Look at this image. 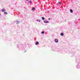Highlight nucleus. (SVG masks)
Listing matches in <instances>:
<instances>
[{
    "mask_svg": "<svg viewBox=\"0 0 80 80\" xmlns=\"http://www.w3.org/2000/svg\"><path fill=\"white\" fill-rule=\"evenodd\" d=\"M55 42L56 43H57V42H58V40H57V39H55Z\"/></svg>",
    "mask_w": 80,
    "mask_h": 80,
    "instance_id": "nucleus-1",
    "label": "nucleus"
},
{
    "mask_svg": "<svg viewBox=\"0 0 80 80\" xmlns=\"http://www.w3.org/2000/svg\"><path fill=\"white\" fill-rule=\"evenodd\" d=\"M49 22L48 21H44V23H48Z\"/></svg>",
    "mask_w": 80,
    "mask_h": 80,
    "instance_id": "nucleus-2",
    "label": "nucleus"
},
{
    "mask_svg": "<svg viewBox=\"0 0 80 80\" xmlns=\"http://www.w3.org/2000/svg\"><path fill=\"white\" fill-rule=\"evenodd\" d=\"M2 12H5V9H3L2 10Z\"/></svg>",
    "mask_w": 80,
    "mask_h": 80,
    "instance_id": "nucleus-3",
    "label": "nucleus"
},
{
    "mask_svg": "<svg viewBox=\"0 0 80 80\" xmlns=\"http://www.w3.org/2000/svg\"><path fill=\"white\" fill-rule=\"evenodd\" d=\"M32 10L33 11L34 10H35V8H32Z\"/></svg>",
    "mask_w": 80,
    "mask_h": 80,
    "instance_id": "nucleus-4",
    "label": "nucleus"
},
{
    "mask_svg": "<svg viewBox=\"0 0 80 80\" xmlns=\"http://www.w3.org/2000/svg\"><path fill=\"white\" fill-rule=\"evenodd\" d=\"M64 34L63 33H61V36H63Z\"/></svg>",
    "mask_w": 80,
    "mask_h": 80,
    "instance_id": "nucleus-5",
    "label": "nucleus"
},
{
    "mask_svg": "<svg viewBox=\"0 0 80 80\" xmlns=\"http://www.w3.org/2000/svg\"><path fill=\"white\" fill-rule=\"evenodd\" d=\"M70 11L71 12V13H73V11H72V10L70 9Z\"/></svg>",
    "mask_w": 80,
    "mask_h": 80,
    "instance_id": "nucleus-6",
    "label": "nucleus"
},
{
    "mask_svg": "<svg viewBox=\"0 0 80 80\" xmlns=\"http://www.w3.org/2000/svg\"><path fill=\"white\" fill-rule=\"evenodd\" d=\"M4 13L6 15H7V14H8V13H7V12H4Z\"/></svg>",
    "mask_w": 80,
    "mask_h": 80,
    "instance_id": "nucleus-7",
    "label": "nucleus"
},
{
    "mask_svg": "<svg viewBox=\"0 0 80 80\" xmlns=\"http://www.w3.org/2000/svg\"><path fill=\"white\" fill-rule=\"evenodd\" d=\"M16 22H17V24H18V23H19V21H16Z\"/></svg>",
    "mask_w": 80,
    "mask_h": 80,
    "instance_id": "nucleus-8",
    "label": "nucleus"
},
{
    "mask_svg": "<svg viewBox=\"0 0 80 80\" xmlns=\"http://www.w3.org/2000/svg\"><path fill=\"white\" fill-rule=\"evenodd\" d=\"M42 20H45V18L43 17H42Z\"/></svg>",
    "mask_w": 80,
    "mask_h": 80,
    "instance_id": "nucleus-9",
    "label": "nucleus"
},
{
    "mask_svg": "<svg viewBox=\"0 0 80 80\" xmlns=\"http://www.w3.org/2000/svg\"><path fill=\"white\" fill-rule=\"evenodd\" d=\"M38 42H36V45H38Z\"/></svg>",
    "mask_w": 80,
    "mask_h": 80,
    "instance_id": "nucleus-10",
    "label": "nucleus"
},
{
    "mask_svg": "<svg viewBox=\"0 0 80 80\" xmlns=\"http://www.w3.org/2000/svg\"><path fill=\"white\" fill-rule=\"evenodd\" d=\"M45 33V32H44V31H42V34H43V33Z\"/></svg>",
    "mask_w": 80,
    "mask_h": 80,
    "instance_id": "nucleus-11",
    "label": "nucleus"
},
{
    "mask_svg": "<svg viewBox=\"0 0 80 80\" xmlns=\"http://www.w3.org/2000/svg\"><path fill=\"white\" fill-rule=\"evenodd\" d=\"M58 3H59V5H61V3H60V2H59Z\"/></svg>",
    "mask_w": 80,
    "mask_h": 80,
    "instance_id": "nucleus-12",
    "label": "nucleus"
},
{
    "mask_svg": "<svg viewBox=\"0 0 80 80\" xmlns=\"http://www.w3.org/2000/svg\"><path fill=\"white\" fill-rule=\"evenodd\" d=\"M48 20H50V18H49Z\"/></svg>",
    "mask_w": 80,
    "mask_h": 80,
    "instance_id": "nucleus-13",
    "label": "nucleus"
},
{
    "mask_svg": "<svg viewBox=\"0 0 80 80\" xmlns=\"http://www.w3.org/2000/svg\"><path fill=\"white\" fill-rule=\"evenodd\" d=\"M26 1H28V0H26Z\"/></svg>",
    "mask_w": 80,
    "mask_h": 80,
    "instance_id": "nucleus-14",
    "label": "nucleus"
},
{
    "mask_svg": "<svg viewBox=\"0 0 80 80\" xmlns=\"http://www.w3.org/2000/svg\"><path fill=\"white\" fill-rule=\"evenodd\" d=\"M39 22H40V20H39Z\"/></svg>",
    "mask_w": 80,
    "mask_h": 80,
    "instance_id": "nucleus-15",
    "label": "nucleus"
},
{
    "mask_svg": "<svg viewBox=\"0 0 80 80\" xmlns=\"http://www.w3.org/2000/svg\"><path fill=\"white\" fill-rule=\"evenodd\" d=\"M37 21H38V20H37Z\"/></svg>",
    "mask_w": 80,
    "mask_h": 80,
    "instance_id": "nucleus-16",
    "label": "nucleus"
},
{
    "mask_svg": "<svg viewBox=\"0 0 80 80\" xmlns=\"http://www.w3.org/2000/svg\"><path fill=\"white\" fill-rule=\"evenodd\" d=\"M1 15V14H0V16Z\"/></svg>",
    "mask_w": 80,
    "mask_h": 80,
    "instance_id": "nucleus-17",
    "label": "nucleus"
}]
</instances>
